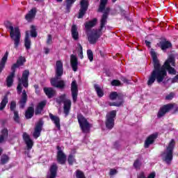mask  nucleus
I'll use <instances>...</instances> for the list:
<instances>
[{
  "label": "nucleus",
  "mask_w": 178,
  "mask_h": 178,
  "mask_svg": "<svg viewBox=\"0 0 178 178\" xmlns=\"http://www.w3.org/2000/svg\"><path fill=\"white\" fill-rule=\"evenodd\" d=\"M72 37L74 40L76 41L79 40V31H77V26L76 25H72L71 29Z\"/></svg>",
  "instance_id": "nucleus-28"
},
{
  "label": "nucleus",
  "mask_w": 178,
  "mask_h": 178,
  "mask_svg": "<svg viewBox=\"0 0 178 178\" xmlns=\"http://www.w3.org/2000/svg\"><path fill=\"white\" fill-rule=\"evenodd\" d=\"M20 119V117H19V112L14 111V120L15 122H17V123H19V120Z\"/></svg>",
  "instance_id": "nucleus-40"
},
{
  "label": "nucleus",
  "mask_w": 178,
  "mask_h": 178,
  "mask_svg": "<svg viewBox=\"0 0 178 178\" xmlns=\"http://www.w3.org/2000/svg\"><path fill=\"white\" fill-rule=\"evenodd\" d=\"M118 173V170H115V169H111L110 170V176H113L115 175H116Z\"/></svg>",
  "instance_id": "nucleus-48"
},
{
  "label": "nucleus",
  "mask_w": 178,
  "mask_h": 178,
  "mask_svg": "<svg viewBox=\"0 0 178 178\" xmlns=\"http://www.w3.org/2000/svg\"><path fill=\"white\" fill-rule=\"evenodd\" d=\"M9 55V52L6 51L0 62V73H1L2 70L5 68V65L6 61L8 60V56Z\"/></svg>",
  "instance_id": "nucleus-26"
},
{
  "label": "nucleus",
  "mask_w": 178,
  "mask_h": 178,
  "mask_svg": "<svg viewBox=\"0 0 178 178\" xmlns=\"http://www.w3.org/2000/svg\"><path fill=\"white\" fill-rule=\"evenodd\" d=\"M175 97V93L171 92L165 97V99L170 101Z\"/></svg>",
  "instance_id": "nucleus-45"
},
{
  "label": "nucleus",
  "mask_w": 178,
  "mask_h": 178,
  "mask_svg": "<svg viewBox=\"0 0 178 178\" xmlns=\"http://www.w3.org/2000/svg\"><path fill=\"white\" fill-rule=\"evenodd\" d=\"M106 3H108V0H100V4L97 10V12H104V13L102 16V19L100 20V27L99 30H92V31H90L91 29H92V27H94V26L97 24V22H98V19H97V18H94L92 21H90L85 24V28L86 29L88 40L90 44H97L98 38H99L102 35V31L104 30V29H105L106 23H108L107 19L108 16L109 15L108 13L111 10V8H105L106 6Z\"/></svg>",
  "instance_id": "nucleus-2"
},
{
  "label": "nucleus",
  "mask_w": 178,
  "mask_h": 178,
  "mask_svg": "<svg viewBox=\"0 0 178 178\" xmlns=\"http://www.w3.org/2000/svg\"><path fill=\"white\" fill-rule=\"evenodd\" d=\"M113 3L116 2V0H113Z\"/></svg>",
  "instance_id": "nucleus-54"
},
{
  "label": "nucleus",
  "mask_w": 178,
  "mask_h": 178,
  "mask_svg": "<svg viewBox=\"0 0 178 178\" xmlns=\"http://www.w3.org/2000/svg\"><path fill=\"white\" fill-rule=\"evenodd\" d=\"M115 118H116V111H112L106 115V129H108L109 130L113 129V126H115Z\"/></svg>",
  "instance_id": "nucleus-10"
},
{
  "label": "nucleus",
  "mask_w": 178,
  "mask_h": 178,
  "mask_svg": "<svg viewBox=\"0 0 178 178\" xmlns=\"http://www.w3.org/2000/svg\"><path fill=\"white\" fill-rule=\"evenodd\" d=\"M44 54H49V49H48V48H44Z\"/></svg>",
  "instance_id": "nucleus-52"
},
{
  "label": "nucleus",
  "mask_w": 178,
  "mask_h": 178,
  "mask_svg": "<svg viewBox=\"0 0 178 178\" xmlns=\"http://www.w3.org/2000/svg\"><path fill=\"white\" fill-rule=\"evenodd\" d=\"M145 42L147 47H148L149 48H151V42H148V40H145Z\"/></svg>",
  "instance_id": "nucleus-51"
},
{
  "label": "nucleus",
  "mask_w": 178,
  "mask_h": 178,
  "mask_svg": "<svg viewBox=\"0 0 178 178\" xmlns=\"http://www.w3.org/2000/svg\"><path fill=\"white\" fill-rule=\"evenodd\" d=\"M76 2V0H66V10L67 13L70 12V8L73 6V3Z\"/></svg>",
  "instance_id": "nucleus-34"
},
{
  "label": "nucleus",
  "mask_w": 178,
  "mask_h": 178,
  "mask_svg": "<svg viewBox=\"0 0 178 178\" xmlns=\"http://www.w3.org/2000/svg\"><path fill=\"white\" fill-rule=\"evenodd\" d=\"M175 144H176L175 140L172 139L169 143L166 150L161 154L163 161H165L168 164L170 163L173 160V149H175Z\"/></svg>",
  "instance_id": "nucleus-5"
},
{
  "label": "nucleus",
  "mask_w": 178,
  "mask_h": 178,
  "mask_svg": "<svg viewBox=\"0 0 178 178\" xmlns=\"http://www.w3.org/2000/svg\"><path fill=\"white\" fill-rule=\"evenodd\" d=\"M24 46L26 49H30V48H31V40H30V33L29 31H26Z\"/></svg>",
  "instance_id": "nucleus-24"
},
{
  "label": "nucleus",
  "mask_w": 178,
  "mask_h": 178,
  "mask_svg": "<svg viewBox=\"0 0 178 178\" xmlns=\"http://www.w3.org/2000/svg\"><path fill=\"white\" fill-rule=\"evenodd\" d=\"M87 55L89 60L92 62V60H94V54H92V51H91V49H88L87 51Z\"/></svg>",
  "instance_id": "nucleus-39"
},
{
  "label": "nucleus",
  "mask_w": 178,
  "mask_h": 178,
  "mask_svg": "<svg viewBox=\"0 0 178 178\" xmlns=\"http://www.w3.org/2000/svg\"><path fill=\"white\" fill-rule=\"evenodd\" d=\"M44 92L48 98H52L55 95V90L52 88H44Z\"/></svg>",
  "instance_id": "nucleus-29"
},
{
  "label": "nucleus",
  "mask_w": 178,
  "mask_h": 178,
  "mask_svg": "<svg viewBox=\"0 0 178 178\" xmlns=\"http://www.w3.org/2000/svg\"><path fill=\"white\" fill-rule=\"evenodd\" d=\"M160 45L162 51H166L168 48L172 47V43L169 41H161Z\"/></svg>",
  "instance_id": "nucleus-30"
},
{
  "label": "nucleus",
  "mask_w": 178,
  "mask_h": 178,
  "mask_svg": "<svg viewBox=\"0 0 178 178\" xmlns=\"http://www.w3.org/2000/svg\"><path fill=\"white\" fill-rule=\"evenodd\" d=\"M78 122L79 126L83 131V133H90V129H91V124L88 123L87 119L81 115L77 116Z\"/></svg>",
  "instance_id": "nucleus-9"
},
{
  "label": "nucleus",
  "mask_w": 178,
  "mask_h": 178,
  "mask_svg": "<svg viewBox=\"0 0 178 178\" xmlns=\"http://www.w3.org/2000/svg\"><path fill=\"white\" fill-rule=\"evenodd\" d=\"M58 172V166L56 164H53L47 173V178H55L56 177V173Z\"/></svg>",
  "instance_id": "nucleus-18"
},
{
  "label": "nucleus",
  "mask_w": 178,
  "mask_h": 178,
  "mask_svg": "<svg viewBox=\"0 0 178 178\" xmlns=\"http://www.w3.org/2000/svg\"><path fill=\"white\" fill-rule=\"evenodd\" d=\"M76 162V160L74 159V157L72 155H70L68 156V163L69 165H73Z\"/></svg>",
  "instance_id": "nucleus-41"
},
{
  "label": "nucleus",
  "mask_w": 178,
  "mask_h": 178,
  "mask_svg": "<svg viewBox=\"0 0 178 178\" xmlns=\"http://www.w3.org/2000/svg\"><path fill=\"white\" fill-rule=\"evenodd\" d=\"M150 54L153 59L154 70L152 72L151 75L149 76L147 86L154 84L156 80L157 83H162L168 74L166 70H168L170 74H176V70L172 67V66H175V56L173 54H171L168 56L167 60L161 67V63H159V60H158V57H156V53L155 52V50L151 49Z\"/></svg>",
  "instance_id": "nucleus-1"
},
{
  "label": "nucleus",
  "mask_w": 178,
  "mask_h": 178,
  "mask_svg": "<svg viewBox=\"0 0 178 178\" xmlns=\"http://www.w3.org/2000/svg\"><path fill=\"white\" fill-rule=\"evenodd\" d=\"M24 62H26V58L23 56H20L17 60V63L13 65L11 70L16 71V69H17V67H19V66H23V65H24Z\"/></svg>",
  "instance_id": "nucleus-20"
},
{
  "label": "nucleus",
  "mask_w": 178,
  "mask_h": 178,
  "mask_svg": "<svg viewBox=\"0 0 178 178\" xmlns=\"http://www.w3.org/2000/svg\"><path fill=\"white\" fill-rule=\"evenodd\" d=\"M63 75V63L60 60H58L56 63V77L51 80V84L53 87H56V88H63V87H65V81H59Z\"/></svg>",
  "instance_id": "nucleus-3"
},
{
  "label": "nucleus",
  "mask_w": 178,
  "mask_h": 178,
  "mask_svg": "<svg viewBox=\"0 0 178 178\" xmlns=\"http://www.w3.org/2000/svg\"><path fill=\"white\" fill-rule=\"evenodd\" d=\"M95 91H96L98 97H104V91L102 90V89H101L99 86L95 85Z\"/></svg>",
  "instance_id": "nucleus-36"
},
{
  "label": "nucleus",
  "mask_w": 178,
  "mask_h": 178,
  "mask_svg": "<svg viewBox=\"0 0 178 178\" xmlns=\"http://www.w3.org/2000/svg\"><path fill=\"white\" fill-rule=\"evenodd\" d=\"M34 115V108L29 107L25 113V117L26 119H31Z\"/></svg>",
  "instance_id": "nucleus-31"
},
{
  "label": "nucleus",
  "mask_w": 178,
  "mask_h": 178,
  "mask_svg": "<svg viewBox=\"0 0 178 178\" xmlns=\"http://www.w3.org/2000/svg\"><path fill=\"white\" fill-rule=\"evenodd\" d=\"M49 118L53 123L57 127L58 130H60V119L56 115H54L52 113H49Z\"/></svg>",
  "instance_id": "nucleus-19"
},
{
  "label": "nucleus",
  "mask_w": 178,
  "mask_h": 178,
  "mask_svg": "<svg viewBox=\"0 0 178 178\" xmlns=\"http://www.w3.org/2000/svg\"><path fill=\"white\" fill-rule=\"evenodd\" d=\"M70 63L72 70L77 72V66H79V62L77 61V57L73 54L71 55Z\"/></svg>",
  "instance_id": "nucleus-21"
},
{
  "label": "nucleus",
  "mask_w": 178,
  "mask_h": 178,
  "mask_svg": "<svg viewBox=\"0 0 178 178\" xmlns=\"http://www.w3.org/2000/svg\"><path fill=\"white\" fill-rule=\"evenodd\" d=\"M110 99L115 101L118 99V102H110V106H122L123 105V95L118 94L116 92H113L110 94Z\"/></svg>",
  "instance_id": "nucleus-8"
},
{
  "label": "nucleus",
  "mask_w": 178,
  "mask_h": 178,
  "mask_svg": "<svg viewBox=\"0 0 178 178\" xmlns=\"http://www.w3.org/2000/svg\"><path fill=\"white\" fill-rule=\"evenodd\" d=\"M134 166L136 168V169H138L140 166H141V163L138 160H136L134 163Z\"/></svg>",
  "instance_id": "nucleus-43"
},
{
  "label": "nucleus",
  "mask_w": 178,
  "mask_h": 178,
  "mask_svg": "<svg viewBox=\"0 0 178 178\" xmlns=\"http://www.w3.org/2000/svg\"><path fill=\"white\" fill-rule=\"evenodd\" d=\"M37 13V8H32L28 14L26 15L25 19L27 22H31L34 17H35V15Z\"/></svg>",
  "instance_id": "nucleus-22"
},
{
  "label": "nucleus",
  "mask_w": 178,
  "mask_h": 178,
  "mask_svg": "<svg viewBox=\"0 0 178 178\" xmlns=\"http://www.w3.org/2000/svg\"><path fill=\"white\" fill-rule=\"evenodd\" d=\"M80 5L81 8L79 10L78 19H82L83 16L86 15V12H87V9H88V1L87 0H81Z\"/></svg>",
  "instance_id": "nucleus-11"
},
{
  "label": "nucleus",
  "mask_w": 178,
  "mask_h": 178,
  "mask_svg": "<svg viewBox=\"0 0 178 178\" xmlns=\"http://www.w3.org/2000/svg\"><path fill=\"white\" fill-rule=\"evenodd\" d=\"M111 85L112 86H120V81H119L118 80H113L111 82Z\"/></svg>",
  "instance_id": "nucleus-47"
},
{
  "label": "nucleus",
  "mask_w": 178,
  "mask_h": 178,
  "mask_svg": "<svg viewBox=\"0 0 178 178\" xmlns=\"http://www.w3.org/2000/svg\"><path fill=\"white\" fill-rule=\"evenodd\" d=\"M157 138L158 134H154L147 137L145 142V148H148L152 144H154V141H155Z\"/></svg>",
  "instance_id": "nucleus-16"
},
{
  "label": "nucleus",
  "mask_w": 178,
  "mask_h": 178,
  "mask_svg": "<svg viewBox=\"0 0 178 178\" xmlns=\"http://www.w3.org/2000/svg\"><path fill=\"white\" fill-rule=\"evenodd\" d=\"M122 81L124 82V83H127V84H129L130 83V81L127 80V79L123 77L122 78Z\"/></svg>",
  "instance_id": "nucleus-49"
},
{
  "label": "nucleus",
  "mask_w": 178,
  "mask_h": 178,
  "mask_svg": "<svg viewBox=\"0 0 178 178\" xmlns=\"http://www.w3.org/2000/svg\"><path fill=\"white\" fill-rule=\"evenodd\" d=\"M29 76H30V71L26 70L22 73V77L18 78V85L17 86V94H22V90H23L22 86L25 88L29 87Z\"/></svg>",
  "instance_id": "nucleus-6"
},
{
  "label": "nucleus",
  "mask_w": 178,
  "mask_h": 178,
  "mask_svg": "<svg viewBox=\"0 0 178 178\" xmlns=\"http://www.w3.org/2000/svg\"><path fill=\"white\" fill-rule=\"evenodd\" d=\"M47 44H48V45H50V44H52V35H48L47 40Z\"/></svg>",
  "instance_id": "nucleus-46"
},
{
  "label": "nucleus",
  "mask_w": 178,
  "mask_h": 178,
  "mask_svg": "<svg viewBox=\"0 0 178 178\" xmlns=\"http://www.w3.org/2000/svg\"><path fill=\"white\" fill-rule=\"evenodd\" d=\"M23 140L25 141V144H26L27 149H31V148H33V140L30 138V136L26 132L23 134Z\"/></svg>",
  "instance_id": "nucleus-17"
},
{
  "label": "nucleus",
  "mask_w": 178,
  "mask_h": 178,
  "mask_svg": "<svg viewBox=\"0 0 178 178\" xmlns=\"http://www.w3.org/2000/svg\"><path fill=\"white\" fill-rule=\"evenodd\" d=\"M57 161L58 163H60L61 165H65L66 162V155L65 154V153H63L62 147L57 146Z\"/></svg>",
  "instance_id": "nucleus-13"
},
{
  "label": "nucleus",
  "mask_w": 178,
  "mask_h": 178,
  "mask_svg": "<svg viewBox=\"0 0 178 178\" xmlns=\"http://www.w3.org/2000/svg\"><path fill=\"white\" fill-rule=\"evenodd\" d=\"M10 111L15 112V109H16V102L12 101L10 105Z\"/></svg>",
  "instance_id": "nucleus-42"
},
{
  "label": "nucleus",
  "mask_w": 178,
  "mask_h": 178,
  "mask_svg": "<svg viewBox=\"0 0 178 178\" xmlns=\"http://www.w3.org/2000/svg\"><path fill=\"white\" fill-rule=\"evenodd\" d=\"M34 88H35V90H38V85H34Z\"/></svg>",
  "instance_id": "nucleus-53"
},
{
  "label": "nucleus",
  "mask_w": 178,
  "mask_h": 178,
  "mask_svg": "<svg viewBox=\"0 0 178 178\" xmlns=\"http://www.w3.org/2000/svg\"><path fill=\"white\" fill-rule=\"evenodd\" d=\"M71 92L73 102H76V101H77V95H79V88H77L76 81H73L71 83Z\"/></svg>",
  "instance_id": "nucleus-14"
},
{
  "label": "nucleus",
  "mask_w": 178,
  "mask_h": 178,
  "mask_svg": "<svg viewBox=\"0 0 178 178\" xmlns=\"http://www.w3.org/2000/svg\"><path fill=\"white\" fill-rule=\"evenodd\" d=\"M26 103H27V94L26 93V90H23L22 98L19 102V108H21V109H24V106H26Z\"/></svg>",
  "instance_id": "nucleus-23"
},
{
  "label": "nucleus",
  "mask_w": 178,
  "mask_h": 178,
  "mask_svg": "<svg viewBox=\"0 0 178 178\" xmlns=\"http://www.w3.org/2000/svg\"><path fill=\"white\" fill-rule=\"evenodd\" d=\"M9 159L10 158L8 157V155L3 154L1 156L0 165H5L6 163H8V162H9Z\"/></svg>",
  "instance_id": "nucleus-35"
},
{
  "label": "nucleus",
  "mask_w": 178,
  "mask_h": 178,
  "mask_svg": "<svg viewBox=\"0 0 178 178\" xmlns=\"http://www.w3.org/2000/svg\"><path fill=\"white\" fill-rule=\"evenodd\" d=\"M11 70L12 72L6 79V84H7V86L8 87H12V86H13V79L15 77V73L16 72L15 70Z\"/></svg>",
  "instance_id": "nucleus-25"
},
{
  "label": "nucleus",
  "mask_w": 178,
  "mask_h": 178,
  "mask_svg": "<svg viewBox=\"0 0 178 178\" xmlns=\"http://www.w3.org/2000/svg\"><path fill=\"white\" fill-rule=\"evenodd\" d=\"M147 178H155V172L150 173Z\"/></svg>",
  "instance_id": "nucleus-50"
},
{
  "label": "nucleus",
  "mask_w": 178,
  "mask_h": 178,
  "mask_svg": "<svg viewBox=\"0 0 178 178\" xmlns=\"http://www.w3.org/2000/svg\"><path fill=\"white\" fill-rule=\"evenodd\" d=\"M8 134L9 133L8 131V129H3L1 131V136H0V143H2V141H3L4 140H6V138H8Z\"/></svg>",
  "instance_id": "nucleus-33"
},
{
  "label": "nucleus",
  "mask_w": 178,
  "mask_h": 178,
  "mask_svg": "<svg viewBox=\"0 0 178 178\" xmlns=\"http://www.w3.org/2000/svg\"><path fill=\"white\" fill-rule=\"evenodd\" d=\"M172 108H173V105H172V104H166V105L163 106L159 111L157 117L161 118L165 116V114L168 113V112H169V111H170L172 109Z\"/></svg>",
  "instance_id": "nucleus-15"
},
{
  "label": "nucleus",
  "mask_w": 178,
  "mask_h": 178,
  "mask_svg": "<svg viewBox=\"0 0 178 178\" xmlns=\"http://www.w3.org/2000/svg\"><path fill=\"white\" fill-rule=\"evenodd\" d=\"M177 111H178V108H177Z\"/></svg>",
  "instance_id": "nucleus-56"
},
{
  "label": "nucleus",
  "mask_w": 178,
  "mask_h": 178,
  "mask_svg": "<svg viewBox=\"0 0 178 178\" xmlns=\"http://www.w3.org/2000/svg\"><path fill=\"white\" fill-rule=\"evenodd\" d=\"M79 56L81 58V59H83V47H81V44H79Z\"/></svg>",
  "instance_id": "nucleus-44"
},
{
  "label": "nucleus",
  "mask_w": 178,
  "mask_h": 178,
  "mask_svg": "<svg viewBox=\"0 0 178 178\" xmlns=\"http://www.w3.org/2000/svg\"><path fill=\"white\" fill-rule=\"evenodd\" d=\"M8 102L9 99H8V96H5L2 99L1 102L0 103V111H3Z\"/></svg>",
  "instance_id": "nucleus-32"
},
{
  "label": "nucleus",
  "mask_w": 178,
  "mask_h": 178,
  "mask_svg": "<svg viewBox=\"0 0 178 178\" xmlns=\"http://www.w3.org/2000/svg\"><path fill=\"white\" fill-rule=\"evenodd\" d=\"M42 126H44V121L39 120L35 127V130L33 132L34 138H38V137L41 136V131H42Z\"/></svg>",
  "instance_id": "nucleus-12"
},
{
  "label": "nucleus",
  "mask_w": 178,
  "mask_h": 178,
  "mask_svg": "<svg viewBox=\"0 0 178 178\" xmlns=\"http://www.w3.org/2000/svg\"><path fill=\"white\" fill-rule=\"evenodd\" d=\"M37 31L35 29V26L34 25H32L31 26V36L35 38L37 37Z\"/></svg>",
  "instance_id": "nucleus-37"
},
{
  "label": "nucleus",
  "mask_w": 178,
  "mask_h": 178,
  "mask_svg": "<svg viewBox=\"0 0 178 178\" xmlns=\"http://www.w3.org/2000/svg\"><path fill=\"white\" fill-rule=\"evenodd\" d=\"M5 26L6 29L10 30V37L14 42V48L17 49L19 45H20V38H22L20 29L17 26L13 27V25L10 22H6Z\"/></svg>",
  "instance_id": "nucleus-4"
},
{
  "label": "nucleus",
  "mask_w": 178,
  "mask_h": 178,
  "mask_svg": "<svg viewBox=\"0 0 178 178\" xmlns=\"http://www.w3.org/2000/svg\"><path fill=\"white\" fill-rule=\"evenodd\" d=\"M56 102H58V104H62V102H63L64 113L65 116H67V115H69V112H70V108L72 106V101H70V99H66L65 95H63L58 99H56Z\"/></svg>",
  "instance_id": "nucleus-7"
},
{
  "label": "nucleus",
  "mask_w": 178,
  "mask_h": 178,
  "mask_svg": "<svg viewBox=\"0 0 178 178\" xmlns=\"http://www.w3.org/2000/svg\"><path fill=\"white\" fill-rule=\"evenodd\" d=\"M45 105H47V102L42 101L40 102L35 109V115H40L41 112H42V110L45 107Z\"/></svg>",
  "instance_id": "nucleus-27"
},
{
  "label": "nucleus",
  "mask_w": 178,
  "mask_h": 178,
  "mask_svg": "<svg viewBox=\"0 0 178 178\" xmlns=\"http://www.w3.org/2000/svg\"><path fill=\"white\" fill-rule=\"evenodd\" d=\"M36 92H37V94H38V90H36Z\"/></svg>",
  "instance_id": "nucleus-55"
},
{
  "label": "nucleus",
  "mask_w": 178,
  "mask_h": 178,
  "mask_svg": "<svg viewBox=\"0 0 178 178\" xmlns=\"http://www.w3.org/2000/svg\"><path fill=\"white\" fill-rule=\"evenodd\" d=\"M76 178H86V175L83 171L77 170L76 171Z\"/></svg>",
  "instance_id": "nucleus-38"
}]
</instances>
